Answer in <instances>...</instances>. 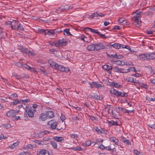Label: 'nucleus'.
<instances>
[{"label": "nucleus", "mask_w": 155, "mask_h": 155, "mask_svg": "<svg viewBox=\"0 0 155 155\" xmlns=\"http://www.w3.org/2000/svg\"><path fill=\"white\" fill-rule=\"evenodd\" d=\"M54 34H56L57 33H59L61 31V30L60 28H57L54 29Z\"/></svg>", "instance_id": "obj_51"}, {"label": "nucleus", "mask_w": 155, "mask_h": 155, "mask_svg": "<svg viewBox=\"0 0 155 155\" xmlns=\"http://www.w3.org/2000/svg\"><path fill=\"white\" fill-rule=\"evenodd\" d=\"M60 44V46H65L66 45L67 42L66 41H64V38L62 39L59 40H58Z\"/></svg>", "instance_id": "obj_24"}, {"label": "nucleus", "mask_w": 155, "mask_h": 155, "mask_svg": "<svg viewBox=\"0 0 155 155\" xmlns=\"http://www.w3.org/2000/svg\"><path fill=\"white\" fill-rule=\"evenodd\" d=\"M119 97H127L128 96V94L127 93L125 92H119Z\"/></svg>", "instance_id": "obj_31"}, {"label": "nucleus", "mask_w": 155, "mask_h": 155, "mask_svg": "<svg viewBox=\"0 0 155 155\" xmlns=\"http://www.w3.org/2000/svg\"><path fill=\"white\" fill-rule=\"evenodd\" d=\"M101 134L107 133V130L104 128H101Z\"/></svg>", "instance_id": "obj_61"}, {"label": "nucleus", "mask_w": 155, "mask_h": 155, "mask_svg": "<svg viewBox=\"0 0 155 155\" xmlns=\"http://www.w3.org/2000/svg\"><path fill=\"white\" fill-rule=\"evenodd\" d=\"M2 126L6 129L9 128L11 127V124L8 123L3 124L2 125Z\"/></svg>", "instance_id": "obj_43"}, {"label": "nucleus", "mask_w": 155, "mask_h": 155, "mask_svg": "<svg viewBox=\"0 0 155 155\" xmlns=\"http://www.w3.org/2000/svg\"><path fill=\"white\" fill-rule=\"evenodd\" d=\"M32 148L33 146L31 144H28L24 147L23 148L24 149L27 150L28 149H31Z\"/></svg>", "instance_id": "obj_38"}, {"label": "nucleus", "mask_w": 155, "mask_h": 155, "mask_svg": "<svg viewBox=\"0 0 155 155\" xmlns=\"http://www.w3.org/2000/svg\"><path fill=\"white\" fill-rule=\"evenodd\" d=\"M70 7L68 5L62 6L58 8V10L61 12H64L69 9Z\"/></svg>", "instance_id": "obj_11"}, {"label": "nucleus", "mask_w": 155, "mask_h": 155, "mask_svg": "<svg viewBox=\"0 0 155 155\" xmlns=\"http://www.w3.org/2000/svg\"><path fill=\"white\" fill-rule=\"evenodd\" d=\"M54 35V31L53 29L46 30L45 32V35Z\"/></svg>", "instance_id": "obj_19"}, {"label": "nucleus", "mask_w": 155, "mask_h": 155, "mask_svg": "<svg viewBox=\"0 0 155 155\" xmlns=\"http://www.w3.org/2000/svg\"><path fill=\"white\" fill-rule=\"evenodd\" d=\"M17 94L16 93L12 94L10 95L11 97H9L8 98L9 99H10L12 98H15L17 97Z\"/></svg>", "instance_id": "obj_53"}, {"label": "nucleus", "mask_w": 155, "mask_h": 155, "mask_svg": "<svg viewBox=\"0 0 155 155\" xmlns=\"http://www.w3.org/2000/svg\"><path fill=\"white\" fill-rule=\"evenodd\" d=\"M139 57L141 60H149V54L144 53L140 54L139 56Z\"/></svg>", "instance_id": "obj_7"}, {"label": "nucleus", "mask_w": 155, "mask_h": 155, "mask_svg": "<svg viewBox=\"0 0 155 155\" xmlns=\"http://www.w3.org/2000/svg\"><path fill=\"white\" fill-rule=\"evenodd\" d=\"M22 68H25L26 69L28 70L30 68V67L26 64H23Z\"/></svg>", "instance_id": "obj_50"}, {"label": "nucleus", "mask_w": 155, "mask_h": 155, "mask_svg": "<svg viewBox=\"0 0 155 155\" xmlns=\"http://www.w3.org/2000/svg\"><path fill=\"white\" fill-rule=\"evenodd\" d=\"M113 48L116 49H119L121 47L122 45L118 43H115L111 45Z\"/></svg>", "instance_id": "obj_26"}, {"label": "nucleus", "mask_w": 155, "mask_h": 155, "mask_svg": "<svg viewBox=\"0 0 155 155\" xmlns=\"http://www.w3.org/2000/svg\"><path fill=\"white\" fill-rule=\"evenodd\" d=\"M98 17V12H95L94 13L92 14L91 15L89 16L90 18H93L94 17Z\"/></svg>", "instance_id": "obj_34"}, {"label": "nucleus", "mask_w": 155, "mask_h": 155, "mask_svg": "<svg viewBox=\"0 0 155 155\" xmlns=\"http://www.w3.org/2000/svg\"><path fill=\"white\" fill-rule=\"evenodd\" d=\"M45 113H42L38 117L40 121H42L46 120L47 119V117Z\"/></svg>", "instance_id": "obj_10"}, {"label": "nucleus", "mask_w": 155, "mask_h": 155, "mask_svg": "<svg viewBox=\"0 0 155 155\" xmlns=\"http://www.w3.org/2000/svg\"><path fill=\"white\" fill-rule=\"evenodd\" d=\"M94 87L97 88L102 87V84H99L97 82H94Z\"/></svg>", "instance_id": "obj_40"}, {"label": "nucleus", "mask_w": 155, "mask_h": 155, "mask_svg": "<svg viewBox=\"0 0 155 155\" xmlns=\"http://www.w3.org/2000/svg\"><path fill=\"white\" fill-rule=\"evenodd\" d=\"M98 35L100 36V37L102 38H107V37L105 36L104 34H102L99 32V34H97Z\"/></svg>", "instance_id": "obj_54"}, {"label": "nucleus", "mask_w": 155, "mask_h": 155, "mask_svg": "<svg viewBox=\"0 0 155 155\" xmlns=\"http://www.w3.org/2000/svg\"><path fill=\"white\" fill-rule=\"evenodd\" d=\"M54 53V54L57 57H58L59 56V54H61L60 51H58L57 50H55Z\"/></svg>", "instance_id": "obj_64"}, {"label": "nucleus", "mask_w": 155, "mask_h": 155, "mask_svg": "<svg viewBox=\"0 0 155 155\" xmlns=\"http://www.w3.org/2000/svg\"><path fill=\"white\" fill-rule=\"evenodd\" d=\"M114 58H116L117 59H120L123 58V56L122 55H117L116 54L114 55Z\"/></svg>", "instance_id": "obj_47"}, {"label": "nucleus", "mask_w": 155, "mask_h": 155, "mask_svg": "<svg viewBox=\"0 0 155 155\" xmlns=\"http://www.w3.org/2000/svg\"><path fill=\"white\" fill-rule=\"evenodd\" d=\"M57 123L58 122H56L55 120H52L48 121L47 123V124L50 126L52 130H54L56 129Z\"/></svg>", "instance_id": "obj_3"}, {"label": "nucleus", "mask_w": 155, "mask_h": 155, "mask_svg": "<svg viewBox=\"0 0 155 155\" xmlns=\"http://www.w3.org/2000/svg\"><path fill=\"white\" fill-rule=\"evenodd\" d=\"M81 40H83L84 41L87 42L85 40H84L85 38H87V37L86 36H85V35H81Z\"/></svg>", "instance_id": "obj_57"}, {"label": "nucleus", "mask_w": 155, "mask_h": 155, "mask_svg": "<svg viewBox=\"0 0 155 155\" xmlns=\"http://www.w3.org/2000/svg\"><path fill=\"white\" fill-rule=\"evenodd\" d=\"M146 100L150 102L152 101H155V97L150 98L149 96H147L146 97Z\"/></svg>", "instance_id": "obj_29"}, {"label": "nucleus", "mask_w": 155, "mask_h": 155, "mask_svg": "<svg viewBox=\"0 0 155 155\" xmlns=\"http://www.w3.org/2000/svg\"><path fill=\"white\" fill-rule=\"evenodd\" d=\"M95 45L94 44H91L89 45L87 47V50L88 51H92L95 50Z\"/></svg>", "instance_id": "obj_18"}, {"label": "nucleus", "mask_w": 155, "mask_h": 155, "mask_svg": "<svg viewBox=\"0 0 155 155\" xmlns=\"http://www.w3.org/2000/svg\"><path fill=\"white\" fill-rule=\"evenodd\" d=\"M94 130L96 131L97 133L99 134H101V128H99L98 127H96L94 128Z\"/></svg>", "instance_id": "obj_45"}, {"label": "nucleus", "mask_w": 155, "mask_h": 155, "mask_svg": "<svg viewBox=\"0 0 155 155\" xmlns=\"http://www.w3.org/2000/svg\"><path fill=\"white\" fill-rule=\"evenodd\" d=\"M28 116L31 117H32L34 116V112L32 111L31 108H30L28 111Z\"/></svg>", "instance_id": "obj_21"}, {"label": "nucleus", "mask_w": 155, "mask_h": 155, "mask_svg": "<svg viewBox=\"0 0 155 155\" xmlns=\"http://www.w3.org/2000/svg\"><path fill=\"white\" fill-rule=\"evenodd\" d=\"M120 122L119 121H114L111 120L109 122V124L111 126H119L120 125Z\"/></svg>", "instance_id": "obj_16"}, {"label": "nucleus", "mask_w": 155, "mask_h": 155, "mask_svg": "<svg viewBox=\"0 0 155 155\" xmlns=\"http://www.w3.org/2000/svg\"><path fill=\"white\" fill-rule=\"evenodd\" d=\"M109 139L111 141L113 142L115 144L118 145V140L117 139L116 137H110Z\"/></svg>", "instance_id": "obj_17"}, {"label": "nucleus", "mask_w": 155, "mask_h": 155, "mask_svg": "<svg viewBox=\"0 0 155 155\" xmlns=\"http://www.w3.org/2000/svg\"><path fill=\"white\" fill-rule=\"evenodd\" d=\"M49 133L47 131H41L38 134L36 135V136L40 138H41L45 135Z\"/></svg>", "instance_id": "obj_14"}, {"label": "nucleus", "mask_w": 155, "mask_h": 155, "mask_svg": "<svg viewBox=\"0 0 155 155\" xmlns=\"http://www.w3.org/2000/svg\"><path fill=\"white\" fill-rule=\"evenodd\" d=\"M47 153V151L45 150H41L40 151L37 152L38 155H45Z\"/></svg>", "instance_id": "obj_23"}, {"label": "nucleus", "mask_w": 155, "mask_h": 155, "mask_svg": "<svg viewBox=\"0 0 155 155\" xmlns=\"http://www.w3.org/2000/svg\"><path fill=\"white\" fill-rule=\"evenodd\" d=\"M23 64V63L17 62L16 65L18 67L22 68Z\"/></svg>", "instance_id": "obj_59"}, {"label": "nucleus", "mask_w": 155, "mask_h": 155, "mask_svg": "<svg viewBox=\"0 0 155 155\" xmlns=\"http://www.w3.org/2000/svg\"><path fill=\"white\" fill-rule=\"evenodd\" d=\"M139 85L142 87L146 89H148L149 87V86L143 83L140 82Z\"/></svg>", "instance_id": "obj_28"}, {"label": "nucleus", "mask_w": 155, "mask_h": 155, "mask_svg": "<svg viewBox=\"0 0 155 155\" xmlns=\"http://www.w3.org/2000/svg\"><path fill=\"white\" fill-rule=\"evenodd\" d=\"M34 142L37 144L38 145H44L45 144L44 142L43 141H40L39 140H35L34 141Z\"/></svg>", "instance_id": "obj_37"}, {"label": "nucleus", "mask_w": 155, "mask_h": 155, "mask_svg": "<svg viewBox=\"0 0 155 155\" xmlns=\"http://www.w3.org/2000/svg\"><path fill=\"white\" fill-rule=\"evenodd\" d=\"M95 48V51H98L101 49H103L105 48L104 45L103 43L100 42L98 43H95L94 44Z\"/></svg>", "instance_id": "obj_4"}, {"label": "nucleus", "mask_w": 155, "mask_h": 155, "mask_svg": "<svg viewBox=\"0 0 155 155\" xmlns=\"http://www.w3.org/2000/svg\"><path fill=\"white\" fill-rule=\"evenodd\" d=\"M50 65L53 68L57 69L59 64L55 61H52L51 63L50 64Z\"/></svg>", "instance_id": "obj_20"}, {"label": "nucleus", "mask_w": 155, "mask_h": 155, "mask_svg": "<svg viewBox=\"0 0 155 155\" xmlns=\"http://www.w3.org/2000/svg\"><path fill=\"white\" fill-rule=\"evenodd\" d=\"M120 68L118 67L114 66L112 68V69L114 72H118L120 73Z\"/></svg>", "instance_id": "obj_32"}, {"label": "nucleus", "mask_w": 155, "mask_h": 155, "mask_svg": "<svg viewBox=\"0 0 155 155\" xmlns=\"http://www.w3.org/2000/svg\"><path fill=\"white\" fill-rule=\"evenodd\" d=\"M121 28V27L120 26H118V25H115L112 28V30H116V29L120 30Z\"/></svg>", "instance_id": "obj_55"}, {"label": "nucleus", "mask_w": 155, "mask_h": 155, "mask_svg": "<svg viewBox=\"0 0 155 155\" xmlns=\"http://www.w3.org/2000/svg\"><path fill=\"white\" fill-rule=\"evenodd\" d=\"M64 32L66 33L67 35H69L72 36V35L71 34L70 32L69 29H65L64 30Z\"/></svg>", "instance_id": "obj_44"}, {"label": "nucleus", "mask_w": 155, "mask_h": 155, "mask_svg": "<svg viewBox=\"0 0 155 155\" xmlns=\"http://www.w3.org/2000/svg\"><path fill=\"white\" fill-rule=\"evenodd\" d=\"M115 62V64L118 65H121L122 62H123V61L117 60L116 61H113Z\"/></svg>", "instance_id": "obj_48"}, {"label": "nucleus", "mask_w": 155, "mask_h": 155, "mask_svg": "<svg viewBox=\"0 0 155 155\" xmlns=\"http://www.w3.org/2000/svg\"><path fill=\"white\" fill-rule=\"evenodd\" d=\"M50 143L54 149H56L57 148L58 145L57 143L54 141H51Z\"/></svg>", "instance_id": "obj_35"}, {"label": "nucleus", "mask_w": 155, "mask_h": 155, "mask_svg": "<svg viewBox=\"0 0 155 155\" xmlns=\"http://www.w3.org/2000/svg\"><path fill=\"white\" fill-rule=\"evenodd\" d=\"M21 103V101H19L18 100H15L11 102L10 103V104L11 105H16L18 104Z\"/></svg>", "instance_id": "obj_27"}, {"label": "nucleus", "mask_w": 155, "mask_h": 155, "mask_svg": "<svg viewBox=\"0 0 155 155\" xmlns=\"http://www.w3.org/2000/svg\"><path fill=\"white\" fill-rule=\"evenodd\" d=\"M142 13L141 11H140L133 16L132 20L134 21L135 24H139L141 22L140 17Z\"/></svg>", "instance_id": "obj_1"}, {"label": "nucleus", "mask_w": 155, "mask_h": 155, "mask_svg": "<svg viewBox=\"0 0 155 155\" xmlns=\"http://www.w3.org/2000/svg\"><path fill=\"white\" fill-rule=\"evenodd\" d=\"M24 29L23 25L19 23L17 30H18L20 31H24Z\"/></svg>", "instance_id": "obj_42"}, {"label": "nucleus", "mask_w": 155, "mask_h": 155, "mask_svg": "<svg viewBox=\"0 0 155 155\" xmlns=\"http://www.w3.org/2000/svg\"><path fill=\"white\" fill-rule=\"evenodd\" d=\"M53 46L57 47H60L59 41L57 42H54L53 43Z\"/></svg>", "instance_id": "obj_49"}, {"label": "nucleus", "mask_w": 155, "mask_h": 155, "mask_svg": "<svg viewBox=\"0 0 155 155\" xmlns=\"http://www.w3.org/2000/svg\"><path fill=\"white\" fill-rule=\"evenodd\" d=\"M61 119V120L62 122H63L64 120H65V116L61 114V116L60 117Z\"/></svg>", "instance_id": "obj_63"}, {"label": "nucleus", "mask_w": 155, "mask_h": 155, "mask_svg": "<svg viewBox=\"0 0 155 155\" xmlns=\"http://www.w3.org/2000/svg\"><path fill=\"white\" fill-rule=\"evenodd\" d=\"M22 51L24 53L28 55H34V54L30 51H29L28 48H25L22 49Z\"/></svg>", "instance_id": "obj_8"}, {"label": "nucleus", "mask_w": 155, "mask_h": 155, "mask_svg": "<svg viewBox=\"0 0 155 155\" xmlns=\"http://www.w3.org/2000/svg\"><path fill=\"white\" fill-rule=\"evenodd\" d=\"M64 66L63 65H59L57 69L61 71H64Z\"/></svg>", "instance_id": "obj_41"}, {"label": "nucleus", "mask_w": 155, "mask_h": 155, "mask_svg": "<svg viewBox=\"0 0 155 155\" xmlns=\"http://www.w3.org/2000/svg\"><path fill=\"white\" fill-rule=\"evenodd\" d=\"M118 109L120 111H121L124 113H126L128 112V110L124 108L118 107Z\"/></svg>", "instance_id": "obj_36"}, {"label": "nucleus", "mask_w": 155, "mask_h": 155, "mask_svg": "<svg viewBox=\"0 0 155 155\" xmlns=\"http://www.w3.org/2000/svg\"><path fill=\"white\" fill-rule=\"evenodd\" d=\"M70 137L72 138H77L78 137V136L76 134H70Z\"/></svg>", "instance_id": "obj_52"}, {"label": "nucleus", "mask_w": 155, "mask_h": 155, "mask_svg": "<svg viewBox=\"0 0 155 155\" xmlns=\"http://www.w3.org/2000/svg\"><path fill=\"white\" fill-rule=\"evenodd\" d=\"M38 32L39 33H44V34L45 35V32H46V30L44 29H39L38 30Z\"/></svg>", "instance_id": "obj_60"}, {"label": "nucleus", "mask_w": 155, "mask_h": 155, "mask_svg": "<svg viewBox=\"0 0 155 155\" xmlns=\"http://www.w3.org/2000/svg\"><path fill=\"white\" fill-rule=\"evenodd\" d=\"M52 138L54 140L58 142H61L64 140V138L61 137L55 136L53 137Z\"/></svg>", "instance_id": "obj_15"}, {"label": "nucleus", "mask_w": 155, "mask_h": 155, "mask_svg": "<svg viewBox=\"0 0 155 155\" xmlns=\"http://www.w3.org/2000/svg\"><path fill=\"white\" fill-rule=\"evenodd\" d=\"M13 75L17 79H19L21 78V76L19 75H18L15 73L13 74Z\"/></svg>", "instance_id": "obj_58"}, {"label": "nucleus", "mask_w": 155, "mask_h": 155, "mask_svg": "<svg viewBox=\"0 0 155 155\" xmlns=\"http://www.w3.org/2000/svg\"><path fill=\"white\" fill-rule=\"evenodd\" d=\"M88 97L89 98H93L97 100H101L100 99V97L99 95H96L94 93H91L88 96Z\"/></svg>", "instance_id": "obj_6"}, {"label": "nucleus", "mask_w": 155, "mask_h": 155, "mask_svg": "<svg viewBox=\"0 0 155 155\" xmlns=\"http://www.w3.org/2000/svg\"><path fill=\"white\" fill-rule=\"evenodd\" d=\"M109 92L111 94H112L117 97H119V91H117L114 88H113L110 89Z\"/></svg>", "instance_id": "obj_13"}, {"label": "nucleus", "mask_w": 155, "mask_h": 155, "mask_svg": "<svg viewBox=\"0 0 155 155\" xmlns=\"http://www.w3.org/2000/svg\"><path fill=\"white\" fill-rule=\"evenodd\" d=\"M111 86L112 87H114L116 88H118L121 87V86L120 84L118 83L114 82H112L111 83Z\"/></svg>", "instance_id": "obj_22"}, {"label": "nucleus", "mask_w": 155, "mask_h": 155, "mask_svg": "<svg viewBox=\"0 0 155 155\" xmlns=\"http://www.w3.org/2000/svg\"><path fill=\"white\" fill-rule=\"evenodd\" d=\"M155 59V53H151L149 54V60L153 59Z\"/></svg>", "instance_id": "obj_33"}, {"label": "nucleus", "mask_w": 155, "mask_h": 155, "mask_svg": "<svg viewBox=\"0 0 155 155\" xmlns=\"http://www.w3.org/2000/svg\"><path fill=\"white\" fill-rule=\"evenodd\" d=\"M19 23L18 21L16 20L12 21L11 23L12 28L13 29L17 30Z\"/></svg>", "instance_id": "obj_5"}, {"label": "nucleus", "mask_w": 155, "mask_h": 155, "mask_svg": "<svg viewBox=\"0 0 155 155\" xmlns=\"http://www.w3.org/2000/svg\"><path fill=\"white\" fill-rule=\"evenodd\" d=\"M105 149L106 150H107L112 151L111 152L112 153H113V150H114V148H113V149L109 148V147H108V146H107V147H105Z\"/></svg>", "instance_id": "obj_56"}, {"label": "nucleus", "mask_w": 155, "mask_h": 155, "mask_svg": "<svg viewBox=\"0 0 155 155\" xmlns=\"http://www.w3.org/2000/svg\"><path fill=\"white\" fill-rule=\"evenodd\" d=\"M134 78L132 77H128L126 78L125 79V81L128 82L133 83L134 82Z\"/></svg>", "instance_id": "obj_30"}, {"label": "nucleus", "mask_w": 155, "mask_h": 155, "mask_svg": "<svg viewBox=\"0 0 155 155\" xmlns=\"http://www.w3.org/2000/svg\"><path fill=\"white\" fill-rule=\"evenodd\" d=\"M46 116L47 118H51L53 117L54 116V114L53 112L52 111H49L46 112Z\"/></svg>", "instance_id": "obj_12"}, {"label": "nucleus", "mask_w": 155, "mask_h": 155, "mask_svg": "<svg viewBox=\"0 0 155 155\" xmlns=\"http://www.w3.org/2000/svg\"><path fill=\"white\" fill-rule=\"evenodd\" d=\"M19 112V110H10L8 111L6 114V115L8 117H13L17 114Z\"/></svg>", "instance_id": "obj_2"}, {"label": "nucleus", "mask_w": 155, "mask_h": 155, "mask_svg": "<svg viewBox=\"0 0 155 155\" xmlns=\"http://www.w3.org/2000/svg\"><path fill=\"white\" fill-rule=\"evenodd\" d=\"M103 141V140L101 139H97L96 140L95 142L94 145L95 144H97L99 143H102Z\"/></svg>", "instance_id": "obj_46"}, {"label": "nucleus", "mask_w": 155, "mask_h": 155, "mask_svg": "<svg viewBox=\"0 0 155 155\" xmlns=\"http://www.w3.org/2000/svg\"><path fill=\"white\" fill-rule=\"evenodd\" d=\"M85 28L87 29V30L88 31H90L92 33H96L97 34L98 33L99 34V32L97 31V30H95L94 29L88 27H87L86 28Z\"/></svg>", "instance_id": "obj_25"}, {"label": "nucleus", "mask_w": 155, "mask_h": 155, "mask_svg": "<svg viewBox=\"0 0 155 155\" xmlns=\"http://www.w3.org/2000/svg\"><path fill=\"white\" fill-rule=\"evenodd\" d=\"M112 65H109L107 64H105L102 66V68L104 70L108 71L109 74L111 73L109 71L112 69Z\"/></svg>", "instance_id": "obj_9"}, {"label": "nucleus", "mask_w": 155, "mask_h": 155, "mask_svg": "<svg viewBox=\"0 0 155 155\" xmlns=\"http://www.w3.org/2000/svg\"><path fill=\"white\" fill-rule=\"evenodd\" d=\"M125 21V19L123 18H120L118 20L119 22L120 23H122Z\"/></svg>", "instance_id": "obj_62"}, {"label": "nucleus", "mask_w": 155, "mask_h": 155, "mask_svg": "<svg viewBox=\"0 0 155 155\" xmlns=\"http://www.w3.org/2000/svg\"><path fill=\"white\" fill-rule=\"evenodd\" d=\"M120 73H127L129 72V69H125L124 68H121Z\"/></svg>", "instance_id": "obj_39"}]
</instances>
